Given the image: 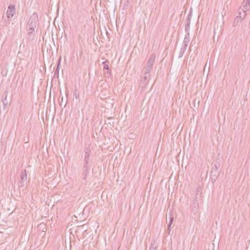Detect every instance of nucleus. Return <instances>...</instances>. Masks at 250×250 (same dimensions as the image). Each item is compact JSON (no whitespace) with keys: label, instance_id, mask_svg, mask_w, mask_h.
Masks as SVG:
<instances>
[{"label":"nucleus","instance_id":"obj_3","mask_svg":"<svg viewBox=\"0 0 250 250\" xmlns=\"http://www.w3.org/2000/svg\"><path fill=\"white\" fill-rule=\"evenodd\" d=\"M242 11L243 13H241V12L240 11L238 13V15L236 17L235 20H234L233 22V26H236L239 21H241L245 17L246 15V11H245L244 9H242Z\"/></svg>","mask_w":250,"mask_h":250},{"label":"nucleus","instance_id":"obj_25","mask_svg":"<svg viewBox=\"0 0 250 250\" xmlns=\"http://www.w3.org/2000/svg\"><path fill=\"white\" fill-rule=\"evenodd\" d=\"M186 39H187V37H186L185 38V39H184V42L185 43V49H186V47H187V45H188V44H187L186 42H188V41H187V40H186Z\"/></svg>","mask_w":250,"mask_h":250},{"label":"nucleus","instance_id":"obj_19","mask_svg":"<svg viewBox=\"0 0 250 250\" xmlns=\"http://www.w3.org/2000/svg\"><path fill=\"white\" fill-rule=\"evenodd\" d=\"M73 95L77 100L79 99V93L77 88L74 90Z\"/></svg>","mask_w":250,"mask_h":250},{"label":"nucleus","instance_id":"obj_4","mask_svg":"<svg viewBox=\"0 0 250 250\" xmlns=\"http://www.w3.org/2000/svg\"><path fill=\"white\" fill-rule=\"evenodd\" d=\"M16 13L15 6L14 5L10 4L8 7L6 12L7 17L8 19L12 18Z\"/></svg>","mask_w":250,"mask_h":250},{"label":"nucleus","instance_id":"obj_28","mask_svg":"<svg viewBox=\"0 0 250 250\" xmlns=\"http://www.w3.org/2000/svg\"><path fill=\"white\" fill-rule=\"evenodd\" d=\"M153 250H157V248L156 247H155L153 249Z\"/></svg>","mask_w":250,"mask_h":250},{"label":"nucleus","instance_id":"obj_12","mask_svg":"<svg viewBox=\"0 0 250 250\" xmlns=\"http://www.w3.org/2000/svg\"><path fill=\"white\" fill-rule=\"evenodd\" d=\"M7 94H5L4 98L2 100L3 104V108L4 110H6L8 107V102L7 100Z\"/></svg>","mask_w":250,"mask_h":250},{"label":"nucleus","instance_id":"obj_13","mask_svg":"<svg viewBox=\"0 0 250 250\" xmlns=\"http://www.w3.org/2000/svg\"><path fill=\"white\" fill-rule=\"evenodd\" d=\"M152 69V67L149 66L148 65H146V66L144 70V75L150 76L149 72Z\"/></svg>","mask_w":250,"mask_h":250},{"label":"nucleus","instance_id":"obj_22","mask_svg":"<svg viewBox=\"0 0 250 250\" xmlns=\"http://www.w3.org/2000/svg\"><path fill=\"white\" fill-rule=\"evenodd\" d=\"M190 23L186 22V25H185V30H186V32H188V35H189L188 31H189V28H190Z\"/></svg>","mask_w":250,"mask_h":250},{"label":"nucleus","instance_id":"obj_14","mask_svg":"<svg viewBox=\"0 0 250 250\" xmlns=\"http://www.w3.org/2000/svg\"><path fill=\"white\" fill-rule=\"evenodd\" d=\"M242 6H243V8L245 11H246V12L247 11V10H249L250 8V3L247 2V1H244L242 3Z\"/></svg>","mask_w":250,"mask_h":250},{"label":"nucleus","instance_id":"obj_18","mask_svg":"<svg viewBox=\"0 0 250 250\" xmlns=\"http://www.w3.org/2000/svg\"><path fill=\"white\" fill-rule=\"evenodd\" d=\"M84 152H91L90 144H86L84 146Z\"/></svg>","mask_w":250,"mask_h":250},{"label":"nucleus","instance_id":"obj_17","mask_svg":"<svg viewBox=\"0 0 250 250\" xmlns=\"http://www.w3.org/2000/svg\"><path fill=\"white\" fill-rule=\"evenodd\" d=\"M60 62H61V59H60L59 62H58V64H57V66L55 69V73H54V75H59V69H60Z\"/></svg>","mask_w":250,"mask_h":250},{"label":"nucleus","instance_id":"obj_27","mask_svg":"<svg viewBox=\"0 0 250 250\" xmlns=\"http://www.w3.org/2000/svg\"><path fill=\"white\" fill-rule=\"evenodd\" d=\"M247 2L250 3V0H246V1Z\"/></svg>","mask_w":250,"mask_h":250},{"label":"nucleus","instance_id":"obj_26","mask_svg":"<svg viewBox=\"0 0 250 250\" xmlns=\"http://www.w3.org/2000/svg\"><path fill=\"white\" fill-rule=\"evenodd\" d=\"M71 248H72V245H71V242H70V250H71Z\"/></svg>","mask_w":250,"mask_h":250},{"label":"nucleus","instance_id":"obj_23","mask_svg":"<svg viewBox=\"0 0 250 250\" xmlns=\"http://www.w3.org/2000/svg\"><path fill=\"white\" fill-rule=\"evenodd\" d=\"M173 217H171L170 218V219H169V223H168V224L167 225L168 230H169L170 228V227H171V225H172V224L173 223Z\"/></svg>","mask_w":250,"mask_h":250},{"label":"nucleus","instance_id":"obj_10","mask_svg":"<svg viewBox=\"0 0 250 250\" xmlns=\"http://www.w3.org/2000/svg\"><path fill=\"white\" fill-rule=\"evenodd\" d=\"M195 192H196V193H195L194 197H197V198H198V199L202 200L201 195L202 194V188H201V187L199 186L196 188Z\"/></svg>","mask_w":250,"mask_h":250},{"label":"nucleus","instance_id":"obj_6","mask_svg":"<svg viewBox=\"0 0 250 250\" xmlns=\"http://www.w3.org/2000/svg\"><path fill=\"white\" fill-rule=\"evenodd\" d=\"M20 181L24 182L25 184H27V172L26 169H23L21 171Z\"/></svg>","mask_w":250,"mask_h":250},{"label":"nucleus","instance_id":"obj_21","mask_svg":"<svg viewBox=\"0 0 250 250\" xmlns=\"http://www.w3.org/2000/svg\"><path fill=\"white\" fill-rule=\"evenodd\" d=\"M18 185L19 188H24L25 186H27V184H25V182L21 181H19Z\"/></svg>","mask_w":250,"mask_h":250},{"label":"nucleus","instance_id":"obj_2","mask_svg":"<svg viewBox=\"0 0 250 250\" xmlns=\"http://www.w3.org/2000/svg\"><path fill=\"white\" fill-rule=\"evenodd\" d=\"M38 21V15L37 13H34L30 17L27 23V26L36 27L37 23Z\"/></svg>","mask_w":250,"mask_h":250},{"label":"nucleus","instance_id":"obj_1","mask_svg":"<svg viewBox=\"0 0 250 250\" xmlns=\"http://www.w3.org/2000/svg\"><path fill=\"white\" fill-rule=\"evenodd\" d=\"M91 164H86L83 163V166L82 168V173L80 175V177L84 181H86L87 175L89 173V170L91 168Z\"/></svg>","mask_w":250,"mask_h":250},{"label":"nucleus","instance_id":"obj_7","mask_svg":"<svg viewBox=\"0 0 250 250\" xmlns=\"http://www.w3.org/2000/svg\"><path fill=\"white\" fill-rule=\"evenodd\" d=\"M156 58V55L155 53H152L149 57L148 60L147 62V65L151 66L152 67V66L154 64V61Z\"/></svg>","mask_w":250,"mask_h":250},{"label":"nucleus","instance_id":"obj_16","mask_svg":"<svg viewBox=\"0 0 250 250\" xmlns=\"http://www.w3.org/2000/svg\"><path fill=\"white\" fill-rule=\"evenodd\" d=\"M27 27L29 28L28 32V35L30 36H32L33 34V33L35 31V29L36 27H32V26H27Z\"/></svg>","mask_w":250,"mask_h":250},{"label":"nucleus","instance_id":"obj_15","mask_svg":"<svg viewBox=\"0 0 250 250\" xmlns=\"http://www.w3.org/2000/svg\"><path fill=\"white\" fill-rule=\"evenodd\" d=\"M192 16V8H191L190 9V11L188 15V17L186 20V22L190 23V21L191 19Z\"/></svg>","mask_w":250,"mask_h":250},{"label":"nucleus","instance_id":"obj_9","mask_svg":"<svg viewBox=\"0 0 250 250\" xmlns=\"http://www.w3.org/2000/svg\"><path fill=\"white\" fill-rule=\"evenodd\" d=\"M150 76L147 75H144L143 80H142L141 83L140 84V86L143 87L146 86L149 82V78Z\"/></svg>","mask_w":250,"mask_h":250},{"label":"nucleus","instance_id":"obj_24","mask_svg":"<svg viewBox=\"0 0 250 250\" xmlns=\"http://www.w3.org/2000/svg\"><path fill=\"white\" fill-rule=\"evenodd\" d=\"M185 48L184 49L181 48L180 52L179 57H181L183 56V54L184 53V52L185 51Z\"/></svg>","mask_w":250,"mask_h":250},{"label":"nucleus","instance_id":"obj_11","mask_svg":"<svg viewBox=\"0 0 250 250\" xmlns=\"http://www.w3.org/2000/svg\"><path fill=\"white\" fill-rule=\"evenodd\" d=\"M90 153L91 152H84L83 163H86V164H91Z\"/></svg>","mask_w":250,"mask_h":250},{"label":"nucleus","instance_id":"obj_20","mask_svg":"<svg viewBox=\"0 0 250 250\" xmlns=\"http://www.w3.org/2000/svg\"><path fill=\"white\" fill-rule=\"evenodd\" d=\"M215 169L213 168L211 171V175H212L213 174H214V176H215L216 173H217L218 169V167L216 165H215Z\"/></svg>","mask_w":250,"mask_h":250},{"label":"nucleus","instance_id":"obj_8","mask_svg":"<svg viewBox=\"0 0 250 250\" xmlns=\"http://www.w3.org/2000/svg\"><path fill=\"white\" fill-rule=\"evenodd\" d=\"M202 201L201 200L198 199V198L194 197V199L193 201V210L196 212L197 211V209L199 208V202Z\"/></svg>","mask_w":250,"mask_h":250},{"label":"nucleus","instance_id":"obj_5","mask_svg":"<svg viewBox=\"0 0 250 250\" xmlns=\"http://www.w3.org/2000/svg\"><path fill=\"white\" fill-rule=\"evenodd\" d=\"M102 64L104 65V71L106 72L107 74H111V70L109 67V61L107 60H106L105 61L103 62Z\"/></svg>","mask_w":250,"mask_h":250}]
</instances>
